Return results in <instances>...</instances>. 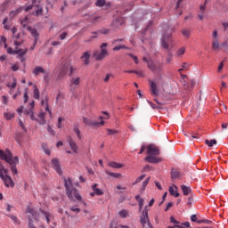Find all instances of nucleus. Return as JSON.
<instances>
[{"mask_svg":"<svg viewBox=\"0 0 228 228\" xmlns=\"http://www.w3.org/2000/svg\"><path fill=\"white\" fill-rule=\"evenodd\" d=\"M29 106H31V109H28L27 110H22V106L18 108V110H16L18 115L24 114V116L28 117L29 119L37 122L39 125H45V119L44 118L45 117V113L39 112L37 116H35V113L33 112V107L35 106V103L31 102V103H29Z\"/></svg>","mask_w":228,"mask_h":228,"instance_id":"f257e3e1","label":"nucleus"},{"mask_svg":"<svg viewBox=\"0 0 228 228\" xmlns=\"http://www.w3.org/2000/svg\"><path fill=\"white\" fill-rule=\"evenodd\" d=\"M0 159L5 161L7 165H10L12 175H18V169H16V166H18L19 159L17 156H13L12 151L9 150H0Z\"/></svg>","mask_w":228,"mask_h":228,"instance_id":"f03ea898","label":"nucleus"},{"mask_svg":"<svg viewBox=\"0 0 228 228\" xmlns=\"http://www.w3.org/2000/svg\"><path fill=\"white\" fill-rule=\"evenodd\" d=\"M134 200L138 201V212H142L141 225H142V228H153V225H151V222L149 221L147 207H144V210H142L144 200L140 198V195H136V197H134Z\"/></svg>","mask_w":228,"mask_h":228,"instance_id":"7ed1b4c3","label":"nucleus"},{"mask_svg":"<svg viewBox=\"0 0 228 228\" xmlns=\"http://www.w3.org/2000/svg\"><path fill=\"white\" fill-rule=\"evenodd\" d=\"M147 154L149 156L144 158V161H147L151 164H159L161 162V159L154 157V156H159V149L155 145L149 144V146H147Z\"/></svg>","mask_w":228,"mask_h":228,"instance_id":"20e7f679","label":"nucleus"},{"mask_svg":"<svg viewBox=\"0 0 228 228\" xmlns=\"http://www.w3.org/2000/svg\"><path fill=\"white\" fill-rule=\"evenodd\" d=\"M64 185H65V192L66 195H68V199H69V200H78L81 201L82 200V197L80 196V194L77 193V191L72 187L71 185V179L67 178L64 180Z\"/></svg>","mask_w":228,"mask_h":228,"instance_id":"39448f33","label":"nucleus"},{"mask_svg":"<svg viewBox=\"0 0 228 228\" xmlns=\"http://www.w3.org/2000/svg\"><path fill=\"white\" fill-rule=\"evenodd\" d=\"M0 178L3 181V183L5 184L7 188H13V181L12 176L7 175V169L3 167V164L0 163Z\"/></svg>","mask_w":228,"mask_h":228,"instance_id":"423d86ee","label":"nucleus"},{"mask_svg":"<svg viewBox=\"0 0 228 228\" xmlns=\"http://www.w3.org/2000/svg\"><path fill=\"white\" fill-rule=\"evenodd\" d=\"M106 46H108L107 43L102 44L100 45V51L93 52V58H94L95 61H102L103 58H106L108 56V50L106 49Z\"/></svg>","mask_w":228,"mask_h":228,"instance_id":"0eeeda50","label":"nucleus"},{"mask_svg":"<svg viewBox=\"0 0 228 228\" xmlns=\"http://www.w3.org/2000/svg\"><path fill=\"white\" fill-rule=\"evenodd\" d=\"M26 1H28V3L31 4L27 5V7L24 8V12L34 10L36 11V16L42 15L44 9L42 8V6H39V2L37 0H26Z\"/></svg>","mask_w":228,"mask_h":228,"instance_id":"6e6552de","label":"nucleus"},{"mask_svg":"<svg viewBox=\"0 0 228 228\" xmlns=\"http://www.w3.org/2000/svg\"><path fill=\"white\" fill-rule=\"evenodd\" d=\"M75 70L76 69L74 67H71V64L65 63L62 67H61V69L59 71V78L65 77L68 72H69V77H71V75H74Z\"/></svg>","mask_w":228,"mask_h":228,"instance_id":"1a4fd4ad","label":"nucleus"},{"mask_svg":"<svg viewBox=\"0 0 228 228\" xmlns=\"http://www.w3.org/2000/svg\"><path fill=\"white\" fill-rule=\"evenodd\" d=\"M147 68L149 69V70H151V72H153V74L155 75H159V73L163 71V68H161L160 62H148Z\"/></svg>","mask_w":228,"mask_h":228,"instance_id":"9d476101","label":"nucleus"},{"mask_svg":"<svg viewBox=\"0 0 228 228\" xmlns=\"http://www.w3.org/2000/svg\"><path fill=\"white\" fill-rule=\"evenodd\" d=\"M32 74L36 77H39L40 74L44 75V80L48 79V71H45L42 66L33 68Z\"/></svg>","mask_w":228,"mask_h":228,"instance_id":"9b49d317","label":"nucleus"},{"mask_svg":"<svg viewBox=\"0 0 228 228\" xmlns=\"http://www.w3.org/2000/svg\"><path fill=\"white\" fill-rule=\"evenodd\" d=\"M50 167H52L59 175L63 174V171L61 170V163L59 162V159H53V160H50Z\"/></svg>","mask_w":228,"mask_h":228,"instance_id":"f8f14e48","label":"nucleus"},{"mask_svg":"<svg viewBox=\"0 0 228 228\" xmlns=\"http://www.w3.org/2000/svg\"><path fill=\"white\" fill-rule=\"evenodd\" d=\"M79 85H80V77H71V79L69 80V88H71V90H76V88Z\"/></svg>","mask_w":228,"mask_h":228,"instance_id":"ddd939ff","label":"nucleus"},{"mask_svg":"<svg viewBox=\"0 0 228 228\" xmlns=\"http://www.w3.org/2000/svg\"><path fill=\"white\" fill-rule=\"evenodd\" d=\"M28 32H31V36L33 37L34 39H36L33 42V46L34 47L31 46V48H29V49H31V51H33L34 48H35V45L37 44V40L39 38V35L37 34V30H35V28H28Z\"/></svg>","mask_w":228,"mask_h":228,"instance_id":"4468645a","label":"nucleus"},{"mask_svg":"<svg viewBox=\"0 0 228 228\" xmlns=\"http://www.w3.org/2000/svg\"><path fill=\"white\" fill-rule=\"evenodd\" d=\"M191 222L196 224H211V221H208L207 219L198 220V217L196 216V215H191Z\"/></svg>","mask_w":228,"mask_h":228,"instance_id":"2eb2a0df","label":"nucleus"},{"mask_svg":"<svg viewBox=\"0 0 228 228\" xmlns=\"http://www.w3.org/2000/svg\"><path fill=\"white\" fill-rule=\"evenodd\" d=\"M27 49H19V48H16V50H13V52H12V53H8L10 55H19L20 57L24 56V55H27Z\"/></svg>","mask_w":228,"mask_h":228,"instance_id":"dca6fc26","label":"nucleus"},{"mask_svg":"<svg viewBox=\"0 0 228 228\" xmlns=\"http://www.w3.org/2000/svg\"><path fill=\"white\" fill-rule=\"evenodd\" d=\"M170 43V35H164L162 37V48L168 49V44Z\"/></svg>","mask_w":228,"mask_h":228,"instance_id":"f3484780","label":"nucleus"},{"mask_svg":"<svg viewBox=\"0 0 228 228\" xmlns=\"http://www.w3.org/2000/svg\"><path fill=\"white\" fill-rule=\"evenodd\" d=\"M27 213H28V215H31V216H33V219H36V221H39V214L35 211V209L31 208H27Z\"/></svg>","mask_w":228,"mask_h":228,"instance_id":"a211bd4d","label":"nucleus"},{"mask_svg":"<svg viewBox=\"0 0 228 228\" xmlns=\"http://www.w3.org/2000/svg\"><path fill=\"white\" fill-rule=\"evenodd\" d=\"M181 177V172L178 169H171L170 178L173 180L179 179Z\"/></svg>","mask_w":228,"mask_h":228,"instance_id":"6ab92c4d","label":"nucleus"},{"mask_svg":"<svg viewBox=\"0 0 228 228\" xmlns=\"http://www.w3.org/2000/svg\"><path fill=\"white\" fill-rule=\"evenodd\" d=\"M68 142L69 143V148L73 151L74 153L77 152V145L74 141L71 140V137L68 136Z\"/></svg>","mask_w":228,"mask_h":228,"instance_id":"aec40b11","label":"nucleus"},{"mask_svg":"<svg viewBox=\"0 0 228 228\" xmlns=\"http://www.w3.org/2000/svg\"><path fill=\"white\" fill-rule=\"evenodd\" d=\"M181 191H183V196H192L190 186L181 185Z\"/></svg>","mask_w":228,"mask_h":228,"instance_id":"412c9836","label":"nucleus"},{"mask_svg":"<svg viewBox=\"0 0 228 228\" xmlns=\"http://www.w3.org/2000/svg\"><path fill=\"white\" fill-rule=\"evenodd\" d=\"M91 58V53L88 52H85L82 53V56L80 57V60L85 62V65H88V59Z\"/></svg>","mask_w":228,"mask_h":228,"instance_id":"4be33fe9","label":"nucleus"},{"mask_svg":"<svg viewBox=\"0 0 228 228\" xmlns=\"http://www.w3.org/2000/svg\"><path fill=\"white\" fill-rule=\"evenodd\" d=\"M42 216L45 220H46L47 224H50V219L53 218V214H50V212H46L42 210Z\"/></svg>","mask_w":228,"mask_h":228,"instance_id":"5701e85b","label":"nucleus"},{"mask_svg":"<svg viewBox=\"0 0 228 228\" xmlns=\"http://www.w3.org/2000/svg\"><path fill=\"white\" fill-rule=\"evenodd\" d=\"M91 189L93 190V192L92 193H95V195L97 196H102L103 195V191L100 189L97 188V184H93L91 186Z\"/></svg>","mask_w":228,"mask_h":228,"instance_id":"b1692460","label":"nucleus"},{"mask_svg":"<svg viewBox=\"0 0 228 228\" xmlns=\"http://www.w3.org/2000/svg\"><path fill=\"white\" fill-rule=\"evenodd\" d=\"M20 37V35L18 34H13L12 36V39L13 40V45L20 46L22 45V41H19L18 38Z\"/></svg>","mask_w":228,"mask_h":228,"instance_id":"393cba45","label":"nucleus"},{"mask_svg":"<svg viewBox=\"0 0 228 228\" xmlns=\"http://www.w3.org/2000/svg\"><path fill=\"white\" fill-rule=\"evenodd\" d=\"M85 125L89 126H93V127H99V126H103V121L86 122V123H85Z\"/></svg>","mask_w":228,"mask_h":228,"instance_id":"a878e982","label":"nucleus"},{"mask_svg":"<svg viewBox=\"0 0 228 228\" xmlns=\"http://www.w3.org/2000/svg\"><path fill=\"white\" fill-rule=\"evenodd\" d=\"M42 106L46 107V111H48V114H53L52 111H50V109L48 108V96H44V100H42Z\"/></svg>","mask_w":228,"mask_h":228,"instance_id":"bb28decb","label":"nucleus"},{"mask_svg":"<svg viewBox=\"0 0 228 228\" xmlns=\"http://www.w3.org/2000/svg\"><path fill=\"white\" fill-rule=\"evenodd\" d=\"M106 175L110 176V177L115 178V179H118V178L122 177L121 174L110 172V171H106Z\"/></svg>","mask_w":228,"mask_h":228,"instance_id":"cd10ccee","label":"nucleus"},{"mask_svg":"<svg viewBox=\"0 0 228 228\" xmlns=\"http://www.w3.org/2000/svg\"><path fill=\"white\" fill-rule=\"evenodd\" d=\"M108 167L118 169L123 167V164H118L117 162L112 161V162H108Z\"/></svg>","mask_w":228,"mask_h":228,"instance_id":"c85d7f7f","label":"nucleus"},{"mask_svg":"<svg viewBox=\"0 0 228 228\" xmlns=\"http://www.w3.org/2000/svg\"><path fill=\"white\" fill-rule=\"evenodd\" d=\"M150 86H151V93L154 95H158V85H156L155 82L151 81V83H150Z\"/></svg>","mask_w":228,"mask_h":228,"instance_id":"c756f323","label":"nucleus"},{"mask_svg":"<svg viewBox=\"0 0 228 228\" xmlns=\"http://www.w3.org/2000/svg\"><path fill=\"white\" fill-rule=\"evenodd\" d=\"M176 187L173 188V187H169L168 188V192L170 193V196H175V198L179 197V192H176L175 190Z\"/></svg>","mask_w":228,"mask_h":228,"instance_id":"7c9ffc66","label":"nucleus"},{"mask_svg":"<svg viewBox=\"0 0 228 228\" xmlns=\"http://www.w3.org/2000/svg\"><path fill=\"white\" fill-rule=\"evenodd\" d=\"M108 33H109L108 28H102V29H100V30L92 32L93 35H99V34H102V35H108Z\"/></svg>","mask_w":228,"mask_h":228,"instance_id":"2f4dec72","label":"nucleus"},{"mask_svg":"<svg viewBox=\"0 0 228 228\" xmlns=\"http://www.w3.org/2000/svg\"><path fill=\"white\" fill-rule=\"evenodd\" d=\"M211 48L213 49V51L219 50V43L217 42V39L213 40V43L211 45Z\"/></svg>","mask_w":228,"mask_h":228,"instance_id":"473e14b6","label":"nucleus"},{"mask_svg":"<svg viewBox=\"0 0 228 228\" xmlns=\"http://www.w3.org/2000/svg\"><path fill=\"white\" fill-rule=\"evenodd\" d=\"M205 144H206L207 146L212 148L213 145L217 144V141H216V140H210V141L205 140Z\"/></svg>","mask_w":228,"mask_h":228,"instance_id":"72a5a7b5","label":"nucleus"},{"mask_svg":"<svg viewBox=\"0 0 228 228\" xmlns=\"http://www.w3.org/2000/svg\"><path fill=\"white\" fill-rule=\"evenodd\" d=\"M128 211L126 209H123L121 211H118V216L121 218H127Z\"/></svg>","mask_w":228,"mask_h":228,"instance_id":"f704fd0d","label":"nucleus"},{"mask_svg":"<svg viewBox=\"0 0 228 228\" xmlns=\"http://www.w3.org/2000/svg\"><path fill=\"white\" fill-rule=\"evenodd\" d=\"M181 34L183 35V37H185V38H190L191 31H190V29L183 28L181 30Z\"/></svg>","mask_w":228,"mask_h":228,"instance_id":"c9c22d12","label":"nucleus"},{"mask_svg":"<svg viewBox=\"0 0 228 228\" xmlns=\"http://www.w3.org/2000/svg\"><path fill=\"white\" fill-rule=\"evenodd\" d=\"M127 49H128L127 46L123 45H117V46L113 47L112 51L117 52V51H119V50H127Z\"/></svg>","mask_w":228,"mask_h":228,"instance_id":"e433bc0d","label":"nucleus"},{"mask_svg":"<svg viewBox=\"0 0 228 228\" xmlns=\"http://www.w3.org/2000/svg\"><path fill=\"white\" fill-rule=\"evenodd\" d=\"M175 228H190V223L185 222L181 224L174 225Z\"/></svg>","mask_w":228,"mask_h":228,"instance_id":"4c0bfd02","label":"nucleus"},{"mask_svg":"<svg viewBox=\"0 0 228 228\" xmlns=\"http://www.w3.org/2000/svg\"><path fill=\"white\" fill-rule=\"evenodd\" d=\"M33 99L39 100V89L37 87L33 89Z\"/></svg>","mask_w":228,"mask_h":228,"instance_id":"58836bf2","label":"nucleus"},{"mask_svg":"<svg viewBox=\"0 0 228 228\" xmlns=\"http://www.w3.org/2000/svg\"><path fill=\"white\" fill-rule=\"evenodd\" d=\"M183 54H185V47H181L179 50H176V56L180 57Z\"/></svg>","mask_w":228,"mask_h":228,"instance_id":"ea45409f","label":"nucleus"},{"mask_svg":"<svg viewBox=\"0 0 228 228\" xmlns=\"http://www.w3.org/2000/svg\"><path fill=\"white\" fill-rule=\"evenodd\" d=\"M20 13V9H16L15 11L10 12V18H14Z\"/></svg>","mask_w":228,"mask_h":228,"instance_id":"a19ab883","label":"nucleus"},{"mask_svg":"<svg viewBox=\"0 0 228 228\" xmlns=\"http://www.w3.org/2000/svg\"><path fill=\"white\" fill-rule=\"evenodd\" d=\"M12 80H13V82H12V84L6 85L7 88H12V89L16 88V78H13Z\"/></svg>","mask_w":228,"mask_h":228,"instance_id":"79ce46f5","label":"nucleus"},{"mask_svg":"<svg viewBox=\"0 0 228 228\" xmlns=\"http://www.w3.org/2000/svg\"><path fill=\"white\" fill-rule=\"evenodd\" d=\"M3 117L7 120H12V118H13V113H5L3 114Z\"/></svg>","mask_w":228,"mask_h":228,"instance_id":"37998d69","label":"nucleus"},{"mask_svg":"<svg viewBox=\"0 0 228 228\" xmlns=\"http://www.w3.org/2000/svg\"><path fill=\"white\" fill-rule=\"evenodd\" d=\"M16 142H18V144H20V142H22V134H16Z\"/></svg>","mask_w":228,"mask_h":228,"instance_id":"c03bdc74","label":"nucleus"},{"mask_svg":"<svg viewBox=\"0 0 228 228\" xmlns=\"http://www.w3.org/2000/svg\"><path fill=\"white\" fill-rule=\"evenodd\" d=\"M143 179H144V175L138 176V178H136V181H134V183H132V185L138 184L140 182H142Z\"/></svg>","mask_w":228,"mask_h":228,"instance_id":"a18cd8bd","label":"nucleus"},{"mask_svg":"<svg viewBox=\"0 0 228 228\" xmlns=\"http://www.w3.org/2000/svg\"><path fill=\"white\" fill-rule=\"evenodd\" d=\"M106 132H107L108 135H110V136H112V135L118 134L117 130H112V129H106Z\"/></svg>","mask_w":228,"mask_h":228,"instance_id":"49530a36","label":"nucleus"},{"mask_svg":"<svg viewBox=\"0 0 228 228\" xmlns=\"http://www.w3.org/2000/svg\"><path fill=\"white\" fill-rule=\"evenodd\" d=\"M204 14V5H200V14H198V19H200V20H202L203 19V15Z\"/></svg>","mask_w":228,"mask_h":228,"instance_id":"de8ad7c7","label":"nucleus"},{"mask_svg":"<svg viewBox=\"0 0 228 228\" xmlns=\"http://www.w3.org/2000/svg\"><path fill=\"white\" fill-rule=\"evenodd\" d=\"M104 4H106V2H104L103 0H97L95 2V6L102 7V6H103Z\"/></svg>","mask_w":228,"mask_h":228,"instance_id":"09e8293b","label":"nucleus"},{"mask_svg":"<svg viewBox=\"0 0 228 228\" xmlns=\"http://www.w3.org/2000/svg\"><path fill=\"white\" fill-rule=\"evenodd\" d=\"M193 203V196L190 195V197H187V206H191Z\"/></svg>","mask_w":228,"mask_h":228,"instance_id":"8fccbe9b","label":"nucleus"},{"mask_svg":"<svg viewBox=\"0 0 228 228\" xmlns=\"http://www.w3.org/2000/svg\"><path fill=\"white\" fill-rule=\"evenodd\" d=\"M42 149L44 150V153H46V155L50 156V150H48L47 147H45V144H42Z\"/></svg>","mask_w":228,"mask_h":228,"instance_id":"3c124183","label":"nucleus"},{"mask_svg":"<svg viewBox=\"0 0 228 228\" xmlns=\"http://www.w3.org/2000/svg\"><path fill=\"white\" fill-rule=\"evenodd\" d=\"M19 69H20V66L18 65V63L12 65V71L17 72Z\"/></svg>","mask_w":228,"mask_h":228,"instance_id":"603ef678","label":"nucleus"},{"mask_svg":"<svg viewBox=\"0 0 228 228\" xmlns=\"http://www.w3.org/2000/svg\"><path fill=\"white\" fill-rule=\"evenodd\" d=\"M74 133L76 136H78V139H80V130L77 128V126H74Z\"/></svg>","mask_w":228,"mask_h":228,"instance_id":"864d4df0","label":"nucleus"},{"mask_svg":"<svg viewBox=\"0 0 228 228\" xmlns=\"http://www.w3.org/2000/svg\"><path fill=\"white\" fill-rule=\"evenodd\" d=\"M69 210H71V212H74V213H80V208H77L76 207L69 208Z\"/></svg>","mask_w":228,"mask_h":228,"instance_id":"5fc2aeb1","label":"nucleus"},{"mask_svg":"<svg viewBox=\"0 0 228 228\" xmlns=\"http://www.w3.org/2000/svg\"><path fill=\"white\" fill-rule=\"evenodd\" d=\"M94 122H96V121L89 120V119L86 118H82V123L86 124V123H94Z\"/></svg>","mask_w":228,"mask_h":228,"instance_id":"6e6d98bb","label":"nucleus"},{"mask_svg":"<svg viewBox=\"0 0 228 228\" xmlns=\"http://www.w3.org/2000/svg\"><path fill=\"white\" fill-rule=\"evenodd\" d=\"M149 180L150 178H147V180H144V182H142V190H144V188H147V185L149 184Z\"/></svg>","mask_w":228,"mask_h":228,"instance_id":"4d7b16f0","label":"nucleus"},{"mask_svg":"<svg viewBox=\"0 0 228 228\" xmlns=\"http://www.w3.org/2000/svg\"><path fill=\"white\" fill-rule=\"evenodd\" d=\"M66 37H67V33L66 32L61 33V35L59 36V39L65 40Z\"/></svg>","mask_w":228,"mask_h":228,"instance_id":"13d9d810","label":"nucleus"},{"mask_svg":"<svg viewBox=\"0 0 228 228\" xmlns=\"http://www.w3.org/2000/svg\"><path fill=\"white\" fill-rule=\"evenodd\" d=\"M2 102H3V105H7V102H8L7 96L3 95Z\"/></svg>","mask_w":228,"mask_h":228,"instance_id":"bf43d9fd","label":"nucleus"},{"mask_svg":"<svg viewBox=\"0 0 228 228\" xmlns=\"http://www.w3.org/2000/svg\"><path fill=\"white\" fill-rule=\"evenodd\" d=\"M129 57H131L134 60V63L138 64V57H135L133 54H129Z\"/></svg>","mask_w":228,"mask_h":228,"instance_id":"052dcab7","label":"nucleus"},{"mask_svg":"<svg viewBox=\"0 0 228 228\" xmlns=\"http://www.w3.org/2000/svg\"><path fill=\"white\" fill-rule=\"evenodd\" d=\"M110 77H112V74H107L105 77H103V82H108Z\"/></svg>","mask_w":228,"mask_h":228,"instance_id":"680f3d73","label":"nucleus"},{"mask_svg":"<svg viewBox=\"0 0 228 228\" xmlns=\"http://www.w3.org/2000/svg\"><path fill=\"white\" fill-rule=\"evenodd\" d=\"M127 74H137V73H142V71H136V70H127L126 71Z\"/></svg>","mask_w":228,"mask_h":228,"instance_id":"e2e57ef3","label":"nucleus"},{"mask_svg":"<svg viewBox=\"0 0 228 228\" xmlns=\"http://www.w3.org/2000/svg\"><path fill=\"white\" fill-rule=\"evenodd\" d=\"M149 105L151 106V109L153 110H159V107L158 105H155L150 102H149Z\"/></svg>","mask_w":228,"mask_h":228,"instance_id":"0e129e2a","label":"nucleus"},{"mask_svg":"<svg viewBox=\"0 0 228 228\" xmlns=\"http://www.w3.org/2000/svg\"><path fill=\"white\" fill-rule=\"evenodd\" d=\"M170 208H172V202L166 205V208L164 209V211H168V209H170Z\"/></svg>","mask_w":228,"mask_h":228,"instance_id":"69168bd1","label":"nucleus"},{"mask_svg":"<svg viewBox=\"0 0 228 228\" xmlns=\"http://www.w3.org/2000/svg\"><path fill=\"white\" fill-rule=\"evenodd\" d=\"M103 115L105 116H100V119H108V113L103 112Z\"/></svg>","mask_w":228,"mask_h":228,"instance_id":"338daca9","label":"nucleus"},{"mask_svg":"<svg viewBox=\"0 0 228 228\" xmlns=\"http://www.w3.org/2000/svg\"><path fill=\"white\" fill-rule=\"evenodd\" d=\"M52 45H53V46H59V45H61V42H59V41H54V42L52 43Z\"/></svg>","mask_w":228,"mask_h":228,"instance_id":"774afa93","label":"nucleus"}]
</instances>
